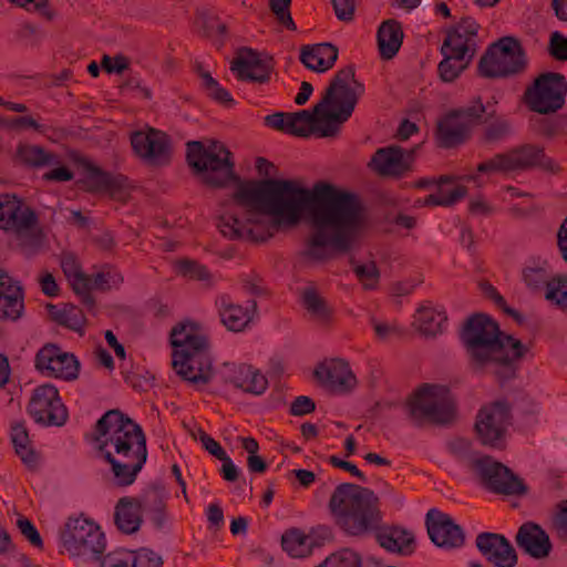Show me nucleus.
I'll return each instance as SVG.
<instances>
[{
  "instance_id": "1",
  "label": "nucleus",
  "mask_w": 567,
  "mask_h": 567,
  "mask_svg": "<svg viewBox=\"0 0 567 567\" xmlns=\"http://www.w3.org/2000/svg\"><path fill=\"white\" fill-rule=\"evenodd\" d=\"M186 158L206 186L224 188L238 182L233 200L246 208L247 215L241 220L235 213L223 214L217 227L224 237L265 241L279 230L298 225L306 208H310L313 230L301 252L303 258L323 262L353 248L363 221V206L357 195L324 182L307 189L292 179L239 181L231 152L217 141L207 146L199 141L188 142ZM256 169L259 175L269 177L275 165L257 157Z\"/></svg>"
},
{
  "instance_id": "2",
  "label": "nucleus",
  "mask_w": 567,
  "mask_h": 567,
  "mask_svg": "<svg viewBox=\"0 0 567 567\" xmlns=\"http://www.w3.org/2000/svg\"><path fill=\"white\" fill-rule=\"evenodd\" d=\"M364 93V85L355 80L354 68L340 69L312 111L288 113L287 134L298 137H336Z\"/></svg>"
},
{
  "instance_id": "3",
  "label": "nucleus",
  "mask_w": 567,
  "mask_h": 567,
  "mask_svg": "<svg viewBox=\"0 0 567 567\" xmlns=\"http://www.w3.org/2000/svg\"><path fill=\"white\" fill-rule=\"evenodd\" d=\"M460 338L475 371L493 374L501 383L515 378L517 361L527 347L501 331L496 321L484 313L467 318Z\"/></svg>"
},
{
  "instance_id": "4",
  "label": "nucleus",
  "mask_w": 567,
  "mask_h": 567,
  "mask_svg": "<svg viewBox=\"0 0 567 567\" xmlns=\"http://www.w3.org/2000/svg\"><path fill=\"white\" fill-rule=\"evenodd\" d=\"M93 441L111 465L116 485L133 484L147 460L142 427L120 410H110L96 422Z\"/></svg>"
},
{
  "instance_id": "5",
  "label": "nucleus",
  "mask_w": 567,
  "mask_h": 567,
  "mask_svg": "<svg viewBox=\"0 0 567 567\" xmlns=\"http://www.w3.org/2000/svg\"><path fill=\"white\" fill-rule=\"evenodd\" d=\"M169 338L176 374L196 386L207 384L213 377V363L203 329L193 321H183L173 327Z\"/></svg>"
},
{
  "instance_id": "6",
  "label": "nucleus",
  "mask_w": 567,
  "mask_h": 567,
  "mask_svg": "<svg viewBox=\"0 0 567 567\" xmlns=\"http://www.w3.org/2000/svg\"><path fill=\"white\" fill-rule=\"evenodd\" d=\"M329 509L337 525L351 536H361L377 530L382 519L379 497L373 491L351 483L336 487Z\"/></svg>"
},
{
  "instance_id": "7",
  "label": "nucleus",
  "mask_w": 567,
  "mask_h": 567,
  "mask_svg": "<svg viewBox=\"0 0 567 567\" xmlns=\"http://www.w3.org/2000/svg\"><path fill=\"white\" fill-rule=\"evenodd\" d=\"M539 168L548 173H557L558 164L537 144H522L506 152L497 153L477 165V172L483 174L527 172Z\"/></svg>"
},
{
  "instance_id": "8",
  "label": "nucleus",
  "mask_w": 567,
  "mask_h": 567,
  "mask_svg": "<svg viewBox=\"0 0 567 567\" xmlns=\"http://www.w3.org/2000/svg\"><path fill=\"white\" fill-rule=\"evenodd\" d=\"M406 411L415 426L426 422L446 424L455 416V402L447 388L424 384L408 401Z\"/></svg>"
},
{
  "instance_id": "9",
  "label": "nucleus",
  "mask_w": 567,
  "mask_h": 567,
  "mask_svg": "<svg viewBox=\"0 0 567 567\" xmlns=\"http://www.w3.org/2000/svg\"><path fill=\"white\" fill-rule=\"evenodd\" d=\"M0 229L28 245L38 244L42 238L38 214L14 194H0Z\"/></svg>"
},
{
  "instance_id": "10",
  "label": "nucleus",
  "mask_w": 567,
  "mask_h": 567,
  "mask_svg": "<svg viewBox=\"0 0 567 567\" xmlns=\"http://www.w3.org/2000/svg\"><path fill=\"white\" fill-rule=\"evenodd\" d=\"M527 66L525 51L518 40L504 37L492 43L478 62L484 78H509L520 74Z\"/></svg>"
},
{
  "instance_id": "11",
  "label": "nucleus",
  "mask_w": 567,
  "mask_h": 567,
  "mask_svg": "<svg viewBox=\"0 0 567 567\" xmlns=\"http://www.w3.org/2000/svg\"><path fill=\"white\" fill-rule=\"evenodd\" d=\"M60 538L63 548L71 556L87 560H99L106 547L105 536L100 526L83 516L69 518Z\"/></svg>"
},
{
  "instance_id": "12",
  "label": "nucleus",
  "mask_w": 567,
  "mask_h": 567,
  "mask_svg": "<svg viewBox=\"0 0 567 567\" xmlns=\"http://www.w3.org/2000/svg\"><path fill=\"white\" fill-rule=\"evenodd\" d=\"M567 79L558 72L539 74L524 92L527 107L538 114L556 113L565 105Z\"/></svg>"
},
{
  "instance_id": "13",
  "label": "nucleus",
  "mask_w": 567,
  "mask_h": 567,
  "mask_svg": "<svg viewBox=\"0 0 567 567\" xmlns=\"http://www.w3.org/2000/svg\"><path fill=\"white\" fill-rule=\"evenodd\" d=\"M470 467L480 478L482 485L493 493L524 495L527 492L524 482L507 466L495 461L492 456L483 455L478 458H471Z\"/></svg>"
},
{
  "instance_id": "14",
  "label": "nucleus",
  "mask_w": 567,
  "mask_h": 567,
  "mask_svg": "<svg viewBox=\"0 0 567 567\" xmlns=\"http://www.w3.org/2000/svg\"><path fill=\"white\" fill-rule=\"evenodd\" d=\"M511 423V408L505 401L483 406L476 416L475 430L483 445L503 449L505 434Z\"/></svg>"
},
{
  "instance_id": "15",
  "label": "nucleus",
  "mask_w": 567,
  "mask_h": 567,
  "mask_svg": "<svg viewBox=\"0 0 567 567\" xmlns=\"http://www.w3.org/2000/svg\"><path fill=\"white\" fill-rule=\"evenodd\" d=\"M28 412L44 426H62L68 421V409L62 403L58 389L49 383L37 386L30 398Z\"/></svg>"
},
{
  "instance_id": "16",
  "label": "nucleus",
  "mask_w": 567,
  "mask_h": 567,
  "mask_svg": "<svg viewBox=\"0 0 567 567\" xmlns=\"http://www.w3.org/2000/svg\"><path fill=\"white\" fill-rule=\"evenodd\" d=\"M34 367L45 377L64 381H74L80 373V362L76 357L55 343H47L37 352Z\"/></svg>"
},
{
  "instance_id": "17",
  "label": "nucleus",
  "mask_w": 567,
  "mask_h": 567,
  "mask_svg": "<svg viewBox=\"0 0 567 567\" xmlns=\"http://www.w3.org/2000/svg\"><path fill=\"white\" fill-rule=\"evenodd\" d=\"M131 145L134 153L146 164L162 166L171 159V145L168 136L155 128L137 131L131 135Z\"/></svg>"
},
{
  "instance_id": "18",
  "label": "nucleus",
  "mask_w": 567,
  "mask_h": 567,
  "mask_svg": "<svg viewBox=\"0 0 567 567\" xmlns=\"http://www.w3.org/2000/svg\"><path fill=\"white\" fill-rule=\"evenodd\" d=\"M425 524L430 539L437 547L455 549L464 545V530L449 514L431 508L426 513Z\"/></svg>"
},
{
  "instance_id": "19",
  "label": "nucleus",
  "mask_w": 567,
  "mask_h": 567,
  "mask_svg": "<svg viewBox=\"0 0 567 567\" xmlns=\"http://www.w3.org/2000/svg\"><path fill=\"white\" fill-rule=\"evenodd\" d=\"M480 24L471 17L463 18L447 31L441 51L455 54L461 60L472 61L477 51V33Z\"/></svg>"
},
{
  "instance_id": "20",
  "label": "nucleus",
  "mask_w": 567,
  "mask_h": 567,
  "mask_svg": "<svg viewBox=\"0 0 567 567\" xmlns=\"http://www.w3.org/2000/svg\"><path fill=\"white\" fill-rule=\"evenodd\" d=\"M475 546L481 555L495 567H515L517 554L511 542L502 534L483 532L476 536Z\"/></svg>"
},
{
  "instance_id": "21",
  "label": "nucleus",
  "mask_w": 567,
  "mask_h": 567,
  "mask_svg": "<svg viewBox=\"0 0 567 567\" xmlns=\"http://www.w3.org/2000/svg\"><path fill=\"white\" fill-rule=\"evenodd\" d=\"M315 378L322 386L334 393H347L357 385L349 363L342 359H332L318 365Z\"/></svg>"
},
{
  "instance_id": "22",
  "label": "nucleus",
  "mask_w": 567,
  "mask_h": 567,
  "mask_svg": "<svg viewBox=\"0 0 567 567\" xmlns=\"http://www.w3.org/2000/svg\"><path fill=\"white\" fill-rule=\"evenodd\" d=\"M412 152L391 145L377 150L370 166L383 177L400 178L411 169Z\"/></svg>"
},
{
  "instance_id": "23",
  "label": "nucleus",
  "mask_w": 567,
  "mask_h": 567,
  "mask_svg": "<svg viewBox=\"0 0 567 567\" xmlns=\"http://www.w3.org/2000/svg\"><path fill=\"white\" fill-rule=\"evenodd\" d=\"M230 70L240 81L265 84L270 80L272 65L270 61L261 59L258 52L244 49L231 62Z\"/></svg>"
},
{
  "instance_id": "24",
  "label": "nucleus",
  "mask_w": 567,
  "mask_h": 567,
  "mask_svg": "<svg viewBox=\"0 0 567 567\" xmlns=\"http://www.w3.org/2000/svg\"><path fill=\"white\" fill-rule=\"evenodd\" d=\"M515 542L519 549L535 559L547 558L553 550L549 535L534 522H525L520 525Z\"/></svg>"
},
{
  "instance_id": "25",
  "label": "nucleus",
  "mask_w": 567,
  "mask_h": 567,
  "mask_svg": "<svg viewBox=\"0 0 567 567\" xmlns=\"http://www.w3.org/2000/svg\"><path fill=\"white\" fill-rule=\"evenodd\" d=\"M338 59V48L331 43L305 45L301 49L300 61L303 65L319 73L330 70Z\"/></svg>"
},
{
  "instance_id": "26",
  "label": "nucleus",
  "mask_w": 567,
  "mask_h": 567,
  "mask_svg": "<svg viewBox=\"0 0 567 567\" xmlns=\"http://www.w3.org/2000/svg\"><path fill=\"white\" fill-rule=\"evenodd\" d=\"M216 306L221 323L229 331L240 332L245 330L252 319L248 309L235 303L227 295L218 297L216 299Z\"/></svg>"
},
{
  "instance_id": "27",
  "label": "nucleus",
  "mask_w": 567,
  "mask_h": 567,
  "mask_svg": "<svg viewBox=\"0 0 567 567\" xmlns=\"http://www.w3.org/2000/svg\"><path fill=\"white\" fill-rule=\"evenodd\" d=\"M520 276L525 287L533 293L546 292L553 278L548 261L539 257L528 259L522 267Z\"/></svg>"
},
{
  "instance_id": "28",
  "label": "nucleus",
  "mask_w": 567,
  "mask_h": 567,
  "mask_svg": "<svg viewBox=\"0 0 567 567\" xmlns=\"http://www.w3.org/2000/svg\"><path fill=\"white\" fill-rule=\"evenodd\" d=\"M16 159L29 168H43L61 164L56 153L37 144L20 143L16 148Z\"/></svg>"
},
{
  "instance_id": "29",
  "label": "nucleus",
  "mask_w": 567,
  "mask_h": 567,
  "mask_svg": "<svg viewBox=\"0 0 567 567\" xmlns=\"http://www.w3.org/2000/svg\"><path fill=\"white\" fill-rule=\"evenodd\" d=\"M228 382L235 388L254 395L262 394L268 388L267 378L251 365L235 367L228 375Z\"/></svg>"
},
{
  "instance_id": "30",
  "label": "nucleus",
  "mask_w": 567,
  "mask_h": 567,
  "mask_svg": "<svg viewBox=\"0 0 567 567\" xmlns=\"http://www.w3.org/2000/svg\"><path fill=\"white\" fill-rule=\"evenodd\" d=\"M377 539L381 547L391 553L408 556L414 551L413 534L401 527H384L378 532Z\"/></svg>"
},
{
  "instance_id": "31",
  "label": "nucleus",
  "mask_w": 567,
  "mask_h": 567,
  "mask_svg": "<svg viewBox=\"0 0 567 567\" xmlns=\"http://www.w3.org/2000/svg\"><path fill=\"white\" fill-rule=\"evenodd\" d=\"M468 134L470 126L454 112L439 122L437 141L442 147L451 148L462 144L468 137Z\"/></svg>"
},
{
  "instance_id": "32",
  "label": "nucleus",
  "mask_w": 567,
  "mask_h": 567,
  "mask_svg": "<svg viewBox=\"0 0 567 567\" xmlns=\"http://www.w3.org/2000/svg\"><path fill=\"white\" fill-rule=\"evenodd\" d=\"M114 522L121 532L125 534L136 533L143 522L137 498L122 497L115 506Z\"/></svg>"
},
{
  "instance_id": "33",
  "label": "nucleus",
  "mask_w": 567,
  "mask_h": 567,
  "mask_svg": "<svg viewBox=\"0 0 567 567\" xmlns=\"http://www.w3.org/2000/svg\"><path fill=\"white\" fill-rule=\"evenodd\" d=\"M402 41V27L396 20H386L380 25L378 30V45L382 59H392L400 50Z\"/></svg>"
},
{
  "instance_id": "34",
  "label": "nucleus",
  "mask_w": 567,
  "mask_h": 567,
  "mask_svg": "<svg viewBox=\"0 0 567 567\" xmlns=\"http://www.w3.org/2000/svg\"><path fill=\"white\" fill-rule=\"evenodd\" d=\"M11 441L16 453L23 464L29 470L37 471L39 456L30 445V439L24 422H17L11 425Z\"/></svg>"
},
{
  "instance_id": "35",
  "label": "nucleus",
  "mask_w": 567,
  "mask_h": 567,
  "mask_svg": "<svg viewBox=\"0 0 567 567\" xmlns=\"http://www.w3.org/2000/svg\"><path fill=\"white\" fill-rule=\"evenodd\" d=\"M446 320L444 311L424 306L417 310L414 324L423 336L435 337L443 332Z\"/></svg>"
},
{
  "instance_id": "36",
  "label": "nucleus",
  "mask_w": 567,
  "mask_h": 567,
  "mask_svg": "<svg viewBox=\"0 0 567 567\" xmlns=\"http://www.w3.org/2000/svg\"><path fill=\"white\" fill-rule=\"evenodd\" d=\"M165 498L166 493L161 485H152L141 498H137L141 509L154 515L153 519L157 527H162L164 522Z\"/></svg>"
},
{
  "instance_id": "37",
  "label": "nucleus",
  "mask_w": 567,
  "mask_h": 567,
  "mask_svg": "<svg viewBox=\"0 0 567 567\" xmlns=\"http://www.w3.org/2000/svg\"><path fill=\"white\" fill-rule=\"evenodd\" d=\"M4 291L0 296V307L7 313H0L1 319L18 320L23 312V291L20 285H7Z\"/></svg>"
},
{
  "instance_id": "38",
  "label": "nucleus",
  "mask_w": 567,
  "mask_h": 567,
  "mask_svg": "<svg viewBox=\"0 0 567 567\" xmlns=\"http://www.w3.org/2000/svg\"><path fill=\"white\" fill-rule=\"evenodd\" d=\"M49 308L52 319L60 326L76 332H81L83 330L86 319L79 307L68 303L61 309L53 305H50Z\"/></svg>"
},
{
  "instance_id": "39",
  "label": "nucleus",
  "mask_w": 567,
  "mask_h": 567,
  "mask_svg": "<svg viewBox=\"0 0 567 567\" xmlns=\"http://www.w3.org/2000/svg\"><path fill=\"white\" fill-rule=\"evenodd\" d=\"M484 123L486 124L482 135L484 143H497L512 134L511 122L503 116H497L495 110L487 113Z\"/></svg>"
},
{
  "instance_id": "40",
  "label": "nucleus",
  "mask_w": 567,
  "mask_h": 567,
  "mask_svg": "<svg viewBox=\"0 0 567 567\" xmlns=\"http://www.w3.org/2000/svg\"><path fill=\"white\" fill-rule=\"evenodd\" d=\"M302 303L311 318L320 324H327L332 315V309L326 300L319 296L316 289L306 288L302 292Z\"/></svg>"
},
{
  "instance_id": "41",
  "label": "nucleus",
  "mask_w": 567,
  "mask_h": 567,
  "mask_svg": "<svg viewBox=\"0 0 567 567\" xmlns=\"http://www.w3.org/2000/svg\"><path fill=\"white\" fill-rule=\"evenodd\" d=\"M281 546L290 556L301 558L311 553V544L300 529L291 528L281 537Z\"/></svg>"
},
{
  "instance_id": "42",
  "label": "nucleus",
  "mask_w": 567,
  "mask_h": 567,
  "mask_svg": "<svg viewBox=\"0 0 567 567\" xmlns=\"http://www.w3.org/2000/svg\"><path fill=\"white\" fill-rule=\"evenodd\" d=\"M466 187L462 185L455 186L453 189L450 190L440 186L435 193L427 195L423 202L417 200L416 205L449 207L454 205L460 199L464 198L466 196Z\"/></svg>"
},
{
  "instance_id": "43",
  "label": "nucleus",
  "mask_w": 567,
  "mask_h": 567,
  "mask_svg": "<svg viewBox=\"0 0 567 567\" xmlns=\"http://www.w3.org/2000/svg\"><path fill=\"white\" fill-rule=\"evenodd\" d=\"M441 53L444 59L439 63L437 72L440 79L445 83L455 81L472 62L466 59L461 60V58H457L455 54H449V52L445 51H441Z\"/></svg>"
},
{
  "instance_id": "44",
  "label": "nucleus",
  "mask_w": 567,
  "mask_h": 567,
  "mask_svg": "<svg viewBox=\"0 0 567 567\" xmlns=\"http://www.w3.org/2000/svg\"><path fill=\"white\" fill-rule=\"evenodd\" d=\"M352 269L358 280L361 282L363 289L374 290L378 288L380 281V270L374 261L354 264Z\"/></svg>"
},
{
  "instance_id": "45",
  "label": "nucleus",
  "mask_w": 567,
  "mask_h": 567,
  "mask_svg": "<svg viewBox=\"0 0 567 567\" xmlns=\"http://www.w3.org/2000/svg\"><path fill=\"white\" fill-rule=\"evenodd\" d=\"M73 291L81 298V301L89 309L95 306V299L91 295L93 288L92 278L84 272L69 280Z\"/></svg>"
},
{
  "instance_id": "46",
  "label": "nucleus",
  "mask_w": 567,
  "mask_h": 567,
  "mask_svg": "<svg viewBox=\"0 0 567 567\" xmlns=\"http://www.w3.org/2000/svg\"><path fill=\"white\" fill-rule=\"evenodd\" d=\"M202 35L221 39L227 33V27L216 16L200 14L196 21Z\"/></svg>"
},
{
  "instance_id": "47",
  "label": "nucleus",
  "mask_w": 567,
  "mask_h": 567,
  "mask_svg": "<svg viewBox=\"0 0 567 567\" xmlns=\"http://www.w3.org/2000/svg\"><path fill=\"white\" fill-rule=\"evenodd\" d=\"M360 556L351 549H342L326 558L317 567H361Z\"/></svg>"
},
{
  "instance_id": "48",
  "label": "nucleus",
  "mask_w": 567,
  "mask_h": 567,
  "mask_svg": "<svg viewBox=\"0 0 567 567\" xmlns=\"http://www.w3.org/2000/svg\"><path fill=\"white\" fill-rule=\"evenodd\" d=\"M85 168L87 171V176L81 182L83 188L91 193L104 192L107 172L102 171L92 163H86Z\"/></svg>"
},
{
  "instance_id": "49",
  "label": "nucleus",
  "mask_w": 567,
  "mask_h": 567,
  "mask_svg": "<svg viewBox=\"0 0 567 567\" xmlns=\"http://www.w3.org/2000/svg\"><path fill=\"white\" fill-rule=\"evenodd\" d=\"M292 0H269V9L275 14L279 24L290 31H296L297 25L290 13Z\"/></svg>"
},
{
  "instance_id": "50",
  "label": "nucleus",
  "mask_w": 567,
  "mask_h": 567,
  "mask_svg": "<svg viewBox=\"0 0 567 567\" xmlns=\"http://www.w3.org/2000/svg\"><path fill=\"white\" fill-rule=\"evenodd\" d=\"M176 269L181 276L189 279L207 280L209 278L207 268L194 260H178L176 262Z\"/></svg>"
},
{
  "instance_id": "51",
  "label": "nucleus",
  "mask_w": 567,
  "mask_h": 567,
  "mask_svg": "<svg viewBox=\"0 0 567 567\" xmlns=\"http://www.w3.org/2000/svg\"><path fill=\"white\" fill-rule=\"evenodd\" d=\"M548 54L556 61H567V37L559 31L550 33L548 47Z\"/></svg>"
},
{
  "instance_id": "52",
  "label": "nucleus",
  "mask_w": 567,
  "mask_h": 567,
  "mask_svg": "<svg viewBox=\"0 0 567 567\" xmlns=\"http://www.w3.org/2000/svg\"><path fill=\"white\" fill-rule=\"evenodd\" d=\"M13 41L25 47H35L40 42V34L34 25L22 23L13 31Z\"/></svg>"
},
{
  "instance_id": "53",
  "label": "nucleus",
  "mask_w": 567,
  "mask_h": 567,
  "mask_svg": "<svg viewBox=\"0 0 567 567\" xmlns=\"http://www.w3.org/2000/svg\"><path fill=\"white\" fill-rule=\"evenodd\" d=\"M92 282L93 288L105 291L118 287L123 276L117 271H101L93 276Z\"/></svg>"
},
{
  "instance_id": "54",
  "label": "nucleus",
  "mask_w": 567,
  "mask_h": 567,
  "mask_svg": "<svg viewBox=\"0 0 567 567\" xmlns=\"http://www.w3.org/2000/svg\"><path fill=\"white\" fill-rule=\"evenodd\" d=\"M487 107L482 103L481 97H476L471 104L453 112L463 121L466 118L471 122H480L484 113H488Z\"/></svg>"
},
{
  "instance_id": "55",
  "label": "nucleus",
  "mask_w": 567,
  "mask_h": 567,
  "mask_svg": "<svg viewBox=\"0 0 567 567\" xmlns=\"http://www.w3.org/2000/svg\"><path fill=\"white\" fill-rule=\"evenodd\" d=\"M100 567H132L131 551L117 549L100 557Z\"/></svg>"
},
{
  "instance_id": "56",
  "label": "nucleus",
  "mask_w": 567,
  "mask_h": 567,
  "mask_svg": "<svg viewBox=\"0 0 567 567\" xmlns=\"http://www.w3.org/2000/svg\"><path fill=\"white\" fill-rule=\"evenodd\" d=\"M131 561L132 567H161L163 564L162 558L148 549L131 551Z\"/></svg>"
},
{
  "instance_id": "57",
  "label": "nucleus",
  "mask_w": 567,
  "mask_h": 567,
  "mask_svg": "<svg viewBox=\"0 0 567 567\" xmlns=\"http://www.w3.org/2000/svg\"><path fill=\"white\" fill-rule=\"evenodd\" d=\"M17 526L20 530V533L37 548H43V540L38 532V529L35 528V526L33 525V523L25 518V517H20L18 520H17Z\"/></svg>"
},
{
  "instance_id": "58",
  "label": "nucleus",
  "mask_w": 567,
  "mask_h": 567,
  "mask_svg": "<svg viewBox=\"0 0 567 567\" xmlns=\"http://www.w3.org/2000/svg\"><path fill=\"white\" fill-rule=\"evenodd\" d=\"M567 125V118L558 115L553 118L543 120L539 126L540 133L546 137H554L561 134Z\"/></svg>"
},
{
  "instance_id": "59",
  "label": "nucleus",
  "mask_w": 567,
  "mask_h": 567,
  "mask_svg": "<svg viewBox=\"0 0 567 567\" xmlns=\"http://www.w3.org/2000/svg\"><path fill=\"white\" fill-rule=\"evenodd\" d=\"M480 287L484 296L488 299H492L504 312L516 319H519V313L516 310L507 307L505 299L498 293L494 286H492L489 282H482Z\"/></svg>"
},
{
  "instance_id": "60",
  "label": "nucleus",
  "mask_w": 567,
  "mask_h": 567,
  "mask_svg": "<svg viewBox=\"0 0 567 567\" xmlns=\"http://www.w3.org/2000/svg\"><path fill=\"white\" fill-rule=\"evenodd\" d=\"M336 17L343 22H350L354 18L355 0H331Z\"/></svg>"
},
{
  "instance_id": "61",
  "label": "nucleus",
  "mask_w": 567,
  "mask_h": 567,
  "mask_svg": "<svg viewBox=\"0 0 567 567\" xmlns=\"http://www.w3.org/2000/svg\"><path fill=\"white\" fill-rule=\"evenodd\" d=\"M471 442L465 439H455L450 442V450L453 454H455L461 461L466 462L470 466L471 458H478L480 456H475L471 452Z\"/></svg>"
},
{
  "instance_id": "62",
  "label": "nucleus",
  "mask_w": 567,
  "mask_h": 567,
  "mask_svg": "<svg viewBox=\"0 0 567 567\" xmlns=\"http://www.w3.org/2000/svg\"><path fill=\"white\" fill-rule=\"evenodd\" d=\"M101 66L107 73H122L128 68V60L124 55H115L111 58L109 55H104L101 62Z\"/></svg>"
},
{
  "instance_id": "63",
  "label": "nucleus",
  "mask_w": 567,
  "mask_h": 567,
  "mask_svg": "<svg viewBox=\"0 0 567 567\" xmlns=\"http://www.w3.org/2000/svg\"><path fill=\"white\" fill-rule=\"evenodd\" d=\"M468 210L472 215L487 217L494 213V207L482 195H477L470 199Z\"/></svg>"
},
{
  "instance_id": "64",
  "label": "nucleus",
  "mask_w": 567,
  "mask_h": 567,
  "mask_svg": "<svg viewBox=\"0 0 567 567\" xmlns=\"http://www.w3.org/2000/svg\"><path fill=\"white\" fill-rule=\"evenodd\" d=\"M61 268L68 280L82 274L83 270L76 257L72 254H63L61 257Z\"/></svg>"
}]
</instances>
